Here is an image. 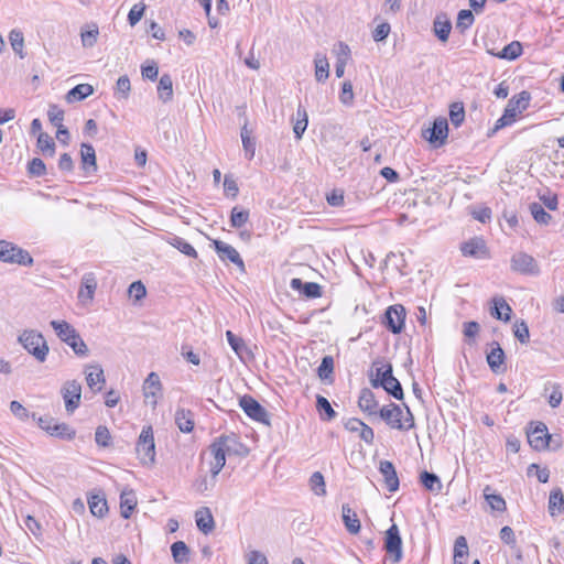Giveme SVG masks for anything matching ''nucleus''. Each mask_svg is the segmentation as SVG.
Segmentation results:
<instances>
[{"mask_svg":"<svg viewBox=\"0 0 564 564\" xmlns=\"http://www.w3.org/2000/svg\"><path fill=\"white\" fill-rule=\"evenodd\" d=\"M50 325L54 329L56 336L66 345H68L74 354L78 357H87L89 349L80 337L79 333L66 321H51Z\"/></svg>","mask_w":564,"mask_h":564,"instance_id":"obj_1","label":"nucleus"},{"mask_svg":"<svg viewBox=\"0 0 564 564\" xmlns=\"http://www.w3.org/2000/svg\"><path fill=\"white\" fill-rule=\"evenodd\" d=\"M380 417L391 427L400 431H409L414 427V416L410 409L405 406V415L403 409L390 403L379 410Z\"/></svg>","mask_w":564,"mask_h":564,"instance_id":"obj_2","label":"nucleus"},{"mask_svg":"<svg viewBox=\"0 0 564 564\" xmlns=\"http://www.w3.org/2000/svg\"><path fill=\"white\" fill-rule=\"evenodd\" d=\"M18 341L39 362H44L47 359L50 347L42 333L35 329H24L18 336Z\"/></svg>","mask_w":564,"mask_h":564,"instance_id":"obj_3","label":"nucleus"},{"mask_svg":"<svg viewBox=\"0 0 564 564\" xmlns=\"http://www.w3.org/2000/svg\"><path fill=\"white\" fill-rule=\"evenodd\" d=\"M530 99L531 96L525 90L509 99L503 115L497 120L495 124V130H499L513 123L518 115L529 107Z\"/></svg>","mask_w":564,"mask_h":564,"instance_id":"obj_4","label":"nucleus"},{"mask_svg":"<svg viewBox=\"0 0 564 564\" xmlns=\"http://www.w3.org/2000/svg\"><path fill=\"white\" fill-rule=\"evenodd\" d=\"M137 453L143 465H152L155 462V444L152 427H143L137 443Z\"/></svg>","mask_w":564,"mask_h":564,"instance_id":"obj_5","label":"nucleus"},{"mask_svg":"<svg viewBox=\"0 0 564 564\" xmlns=\"http://www.w3.org/2000/svg\"><path fill=\"white\" fill-rule=\"evenodd\" d=\"M510 268L512 271L524 275L535 276L540 274V267L536 260L523 251L516 252L511 257Z\"/></svg>","mask_w":564,"mask_h":564,"instance_id":"obj_6","label":"nucleus"},{"mask_svg":"<svg viewBox=\"0 0 564 564\" xmlns=\"http://www.w3.org/2000/svg\"><path fill=\"white\" fill-rule=\"evenodd\" d=\"M239 405L243 412L253 421L270 425L268 411L251 395H243L239 399Z\"/></svg>","mask_w":564,"mask_h":564,"instance_id":"obj_7","label":"nucleus"},{"mask_svg":"<svg viewBox=\"0 0 564 564\" xmlns=\"http://www.w3.org/2000/svg\"><path fill=\"white\" fill-rule=\"evenodd\" d=\"M39 426L52 436L63 440H73L76 435L74 429L66 423H58L51 416L39 417Z\"/></svg>","mask_w":564,"mask_h":564,"instance_id":"obj_8","label":"nucleus"},{"mask_svg":"<svg viewBox=\"0 0 564 564\" xmlns=\"http://www.w3.org/2000/svg\"><path fill=\"white\" fill-rule=\"evenodd\" d=\"M61 393L65 402L66 411L73 413L80 403L82 384L76 380H68L63 384Z\"/></svg>","mask_w":564,"mask_h":564,"instance_id":"obj_9","label":"nucleus"},{"mask_svg":"<svg viewBox=\"0 0 564 564\" xmlns=\"http://www.w3.org/2000/svg\"><path fill=\"white\" fill-rule=\"evenodd\" d=\"M447 134L448 124L445 118L435 119L433 126L422 132L423 138L435 145L444 144L447 139Z\"/></svg>","mask_w":564,"mask_h":564,"instance_id":"obj_10","label":"nucleus"},{"mask_svg":"<svg viewBox=\"0 0 564 564\" xmlns=\"http://www.w3.org/2000/svg\"><path fill=\"white\" fill-rule=\"evenodd\" d=\"M384 550L393 557L394 562H399L401 560L402 540L399 529L394 523L386 531Z\"/></svg>","mask_w":564,"mask_h":564,"instance_id":"obj_11","label":"nucleus"},{"mask_svg":"<svg viewBox=\"0 0 564 564\" xmlns=\"http://www.w3.org/2000/svg\"><path fill=\"white\" fill-rule=\"evenodd\" d=\"M528 442L535 451H543L550 447L551 435L544 423L539 422L532 430L528 432Z\"/></svg>","mask_w":564,"mask_h":564,"instance_id":"obj_12","label":"nucleus"},{"mask_svg":"<svg viewBox=\"0 0 564 564\" xmlns=\"http://www.w3.org/2000/svg\"><path fill=\"white\" fill-rule=\"evenodd\" d=\"M405 310L402 305L389 306L386 312V326L393 334H399L404 327Z\"/></svg>","mask_w":564,"mask_h":564,"instance_id":"obj_13","label":"nucleus"},{"mask_svg":"<svg viewBox=\"0 0 564 564\" xmlns=\"http://www.w3.org/2000/svg\"><path fill=\"white\" fill-rule=\"evenodd\" d=\"M143 397L153 408L158 404V398L162 392V383L156 372H150L143 382Z\"/></svg>","mask_w":564,"mask_h":564,"instance_id":"obj_14","label":"nucleus"},{"mask_svg":"<svg viewBox=\"0 0 564 564\" xmlns=\"http://www.w3.org/2000/svg\"><path fill=\"white\" fill-rule=\"evenodd\" d=\"M215 251L217 252L219 259L224 262L229 261L237 267H239L242 271L245 270V263L241 259L239 252L230 245L221 241L214 240L213 241Z\"/></svg>","mask_w":564,"mask_h":564,"instance_id":"obj_15","label":"nucleus"},{"mask_svg":"<svg viewBox=\"0 0 564 564\" xmlns=\"http://www.w3.org/2000/svg\"><path fill=\"white\" fill-rule=\"evenodd\" d=\"M4 250L6 259H3V262L17 263L24 267H31L33 264V258L30 256V253L26 250L15 246L14 243L9 242V247Z\"/></svg>","mask_w":564,"mask_h":564,"instance_id":"obj_16","label":"nucleus"},{"mask_svg":"<svg viewBox=\"0 0 564 564\" xmlns=\"http://www.w3.org/2000/svg\"><path fill=\"white\" fill-rule=\"evenodd\" d=\"M228 456L235 455L245 457L249 454L248 448L235 435H221L217 437Z\"/></svg>","mask_w":564,"mask_h":564,"instance_id":"obj_17","label":"nucleus"},{"mask_svg":"<svg viewBox=\"0 0 564 564\" xmlns=\"http://www.w3.org/2000/svg\"><path fill=\"white\" fill-rule=\"evenodd\" d=\"M87 386L95 392H99L106 382L104 369L98 364L87 365L84 370Z\"/></svg>","mask_w":564,"mask_h":564,"instance_id":"obj_18","label":"nucleus"},{"mask_svg":"<svg viewBox=\"0 0 564 564\" xmlns=\"http://www.w3.org/2000/svg\"><path fill=\"white\" fill-rule=\"evenodd\" d=\"M209 453L213 456V460L210 462L212 478H216L220 470L224 468L226 464V457L228 455L217 438L210 444Z\"/></svg>","mask_w":564,"mask_h":564,"instance_id":"obj_19","label":"nucleus"},{"mask_svg":"<svg viewBox=\"0 0 564 564\" xmlns=\"http://www.w3.org/2000/svg\"><path fill=\"white\" fill-rule=\"evenodd\" d=\"M505 360H506V355H505L503 349L501 348L499 343L494 341L491 344L490 351L487 354V362H488L490 370L497 375L505 372V370H506Z\"/></svg>","mask_w":564,"mask_h":564,"instance_id":"obj_20","label":"nucleus"},{"mask_svg":"<svg viewBox=\"0 0 564 564\" xmlns=\"http://www.w3.org/2000/svg\"><path fill=\"white\" fill-rule=\"evenodd\" d=\"M379 471L383 477L386 488L390 492L397 491L400 482L394 465L390 460H381Z\"/></svg>","mask_w":564,"mask_h":564,"instance_id":"obj_21","label":"nucleus"},{"mask_svg":"<svg viewBox=\"0 0 564 564\" xmlns=\"http://www.w3.org/2000/svg\"><path fill=\"white\" fill-rule=\"evenodd\" d=\"M97 289L95 274L89 272L83 275L80 289L78 291V300L83 304L90 303Z\"/></svg>","mask_w":564,"mask_h":564,"instance_id":"obj_22","label":"nucleus"},{"mask_svg":"<svg viewBox=\"0 0 564 564\" xmlns=\"http://www.w3.org/2000/svg\"><path fill=\"white\" fill-rule=\"evenodd\" d=\"M460 251L466 257L477 259H484L488 256L486 243L481 238H473L464 242L460 247Z\"/></svg>","mask_w":564,"mask_h":564,"instance_id":"obj_23","label":"nucleus"},{"mask_svg":"<svg viewBox=\"0 0 564 564\" xmlns=\"http://www.w3.org/2000/svg\"><path fill=\"white\" fill-rule=\"evenodd\" d=\"M290 286L308 299H316L322 295L321 285L315 282H303L301 279L294 278L291 280Z\"/></svg>","mask_w":564,"mask_h":564,"instance_id":"obj_24","label":"nucleus"},{"mask_svg":"<svg viewBox=\"0 0 564 564\" xmlns=\"http://www.w3.org/2000/svg\"><path fill=\"white\" fill-rule=\"evenodd\" d=\"M137 507V497L132 489L124 488L120 494V513L124 519H129Z\"/></svg>","mask_w":564,"mask_h":564,"instance_id":"obj_25","label":"nucleus"},{"mask_svg":"<svg viewBox=\"0 0 564 564\" xmlns=\"http://www.w3.org/2000/svg\"><path fill=\"white\" fill-rule=\"evenodd\" d=\"M494 306L490 308V315L499 321L509 322L512 308L501 296L492 299Z\"/></svg>","mask_w":564,"mask_h":564,"instance_id":"obj_26","label":"nucleus"},{"mask_svg":"<svg viewBox=\"0 0 564 564\" xmlns=\"http://www.w3.org/2000/svg\"><path fill=\"white\" fill-rule=\"evenodd\" d=\"M99 37V28L96 23L91 22L85 24L80 29V42L84 48H91L96 45Z\"/></svg>","mask_w":564,"mask_h":564,"instance_id":"obj_27","label":"nucleus"},{"mask_svg":"<svg viewBox=\"0 0 564 564\" xmlns=\"http://www.w3.org/2000/svg\"><path fill=\"white\" fill-rule=\"evenodd\" d=\"M80 160H82V166H83L84 171H86L87 173L96 172V170H97L96 152L91 144L82 143Z\"/></svg>","mask_w":564,"mask_h":564,"instance_id":"obj_28","label":"nucleus"},{"mask_svg":"<svg viewBox=\"0 0 564 564\" xmlns=\"http://www.w3.org/2000/svg\"><path fill=\"white\" fill-rule=\"evenodd\" d=\"M358 405L364 412H367L369 415L379 413L378 402L375 398L373 392L370 389H362L360 391Z\"/></svg>","mask_w":564,"mask_h":564,"instance_id":"obj_29","label":"nucleus"},{"mask_svg":"<svg viewBox=\"0 0 564 564\" xmlns=\"http://www.w3.org/2000/svg\"><path fill=\"white\" fill-rule=\"evenodd\" d=\"M197 528L205 534L210 533L215 528L213 514L208 508H202L195 512Z\"/></svg>","mask_w":564,"mask_h":564,"instance_id":"obj_30","label":"nucleus"},{"mask_svg":"<svg viewBox=\"0 0 564 564\" xmlns=\"http://www.w3.org/2000/svg\"><path fill=\"white\" fill-rule=\"evenodd\" d=\"M522 45L519 41H512L506 45L500 52L496 53L488 50V53L501 59L514 61L522 54Z\"/></svg>","mask_w":564,"mask_h":564,"instance_id":"obj_31","label":"nucleus"},{"mask_svg":"<svg viewBox=\"0 0 564 564\" xmlns=\"http://www.w3.org/2000/svg\"><path fill=\"white\" fill-rule=\"evenodd\" d=\"M341 513L343 522L347 531L351 534H357L360 531V521L357 513L349 507V505H343Z\"/></svg>","mask_w":564,"mask_h":564,"instance_id":"obj_32","label":"nucleus"},{"mask_svg":"<svg viewBox=\"0 0 564 564\" xmlns=\"http://www.w3.org/2000/svg\"><path fill=\"white\" fill-rule=\"evenodd\" d=\"M175 424L183 433H189L194 429V414L191 410L178 409L175 413Z\"/></svg>","mask_w":564,"mask_h":564,"instance_id":"obj_33","label":"nucleus"},{"mask_svg":"<svg viewBox=\"0 0 564 564\" xmlns=\"http://www.w3.org/2000/svg\"><path fill=\"white\" fill-rule=\"evenodd\" d=\"M308 123V115L303 106H299L293 118V132L297 140L304 134Z\"/></svg>","mask_w":564,"mask_h":564,"instance_id":"obj_34","label":"nucleus"},{"mask_svg":"<svg viewBox=\"0 0 564 564\" xmlns=\"http://www.w3.org/2000/svg\"><path fill=\"white\" fill-rule=\"evenodd\" d=\"M547 508L552 517L564 512V495L561 488H555L550 492Z\"/></svg>","mask_w":564,"mask_h":564,"instance_id":"obj_35","label":"nucleus"},{"mask_svg":"<svg viewBox=\"0 0 564 564\" xmlns=\"http://www.w3.org/2000/svg\"><path fill=\"white\" fill-rule=\"evenodd\" d=\"M47 116L51 123L57 128L56 137L61 138V134L68 137V130L63 126L64 111L56 105H52L50 106Z\"/></svg>","mask_w":564,"mask_h":564,"instance_id":"obj_36","label":"nucleus"},{"mask_svg":"<svg viewBox=\"0 0 564 564\" xmlns=\"http://www.w3.org/2000/svg\"><path fill=\"white\" fill-rule=\"evenodd\" d=\"M159 99L167 102L173 98V80L169 74H163L158 85Z\"/></svg>","mask_w":564,"mask_h":564,"instance_id":"obj_37","label":"nucleus"},{"mask_svg":"<svg viewBox=\"0 0 564 564\" xmlns=\"http://www.w3.org/2000/svg\"><path fill=\"white\" fill-rule=\"evenodd\" d=\"M93 93H94V88L91 85L79 84V85L75 86L74 88H72L66 94L65 98H66L67 102L80 101V100L87 98L88 96L93 95Z\"/></svg>","mask_w":564,"mask_h":564,"instance_id":"obj_38","label":"nucleus"},{"mask_svg":"<svg viewBox=\"0 0 564 564\" xmlns=\"http://www.w3.org/2000/svg\"><path fill=\"white\" fill-rule=\"evenodd\" d=\"M433 30L438 40L446 42L452 30V23L446 17L438 15L434 20Z\"/></svg>","mask_w":564,"mask_h":564,"instance_id":"obj_39","label":"nucleus"},{"mask_svg":"<svg viewBox=\"0 0 564 564\" xmlns=\"http://www.w3.org/2000/svg\"><path fill=\"white\" fill-rule=\"evenodd\" d=\"M315 78L317 82H324L329 76V63L326 55L316 53L315 58Z\"/></svg>","mask_w":564,"mask_h":564,"instance_id":"obj_40","label":"nucleus"},{"mask_svg":"<svg viewBox=\"0 0 564 564\" xmlns=\"http://www.w3.org/2000/svg\"><path fill=\"white\" fill-rule=\"evenodd\" d=\"M90 512L96 517H104L108 511L107 500L104 495H91L88 499Z\"/></svg>","mask_w":564,"mask_h":564,"instance_id":"obj_41","label":"nucleus"},{"mask_svg":"<svg viewBox=\"0 0 564 564\" xmlns=\"http://www.w3.org/2000/svg\"><path fill=\"white\" fill-rule=\"evenodd\" d=\"M173 560L176 564H184L189 561V547L183 541H176L171 545Z\"/></svg>","mask_w":564,"mask_h":564,"instance_id":"obj_42","label":"nucleus"},{"mask_svg":"<svg viewBox=\"0 0 564 564\" xmlns=\"http://www.w3.org/2000/svg\"><path fill=\"white\" fill-rule=\"evenodd\" d=\"M9 42H10V45H11L13 52L20 58H24L26 54L24 52V36H23V33L20 30H18V29L11 30L10 33H9Z\"/></svg>","mask_w":564,"mask_h":564,"instance_id":"obj_43","label":"nucleus"},{"mask_svg":"<svg viewBox=\"0 0 564 564\" xmlns=\"http://www.w3.org/2000/svg\"><path fill=\"white\" fill-rule=\"evenodd\" d=\"M381 388H383L389 394H391L397 400L403 399V389L399 380L392 376L384 379V382H381Z\"/></svg>","mask_w":564,"mask_h":564,"instance_id":"obj_44","label":"nucleus"},{"mask_svg":"<svg viewBox=\"0 0 564 564\" xmlns=\"http://www.w3.org/2000/svg\"><path fill=\"white\" fill-rule=\"evenodd\" d=\"M316 408L321 414V419L324 421H332L337 415V413L332 408L329 401L323 395H317Z\"/></svg>","mask_w":564,"mask_h":564,"instance_id":"obj_45","label":"nucleus"},{"mask_svg":"<svg viewBox=\"0 0 564 564\" xmlns=\"http://www.w3.org/2000/svg\"><path fill=\"white\" fill-rule=\"evenodd\" d=\"M420 480L422 485L425 487V489L430 491H441L442 490V482L438 476H436L433 473H429L426 470L422 471L420 475Z\"/></svg>","mask_w":564,"mask_h":564,"instance_id":"obj_46","label":"nucleus"},{"mask_svg":"<svg viewBox=\"0 0 564 564\" xmlns=\"http://www.w3.org/2000/svg\"><path fill=\"white\" fill-rule=\"evenodd\" d=\"M489 491L490 487L486 486L484 489V497L491 510L500 512L505 511L507 508L505 499L500 495L490 494Z\"/></svg>","mask_w":564,"mask_h":564,"instance_id":"obj_47","label":"nucleus"},{"mask_svg":"<svg viewBox=\"0 0 564 564\" xmlns=\"http://www.w3.org/2000/svg\"><path fill=\"white\" fill-rule=\"evenodd\" d=\"M392 366L390 364L381 365L376 368V373L371 377V384L375 388H379L381 382H384L386 378L392 376Z\"/></svg>","mask_w":564,"mask_h":564,"instance_id":"obj_48","label":"nucleus"},{"mask_svg":"<svg viewBox=\"0 0 564 564\" xmlns=\"http://www.w3.org/2000/svg\"><path fill=\"white\" fill-rule=\"evenodd\" d=\"M37 147L44 155L53 156L55 153L54 140L44 132H40L37 137Z\"/></svg>","mask_w":564,"mask_h":564,"instance_id":"obj_49","label":"nucleus"},{"mask_svg":"<svg viewBox=\"0 0 564 564\" xmlns=\"http://www.w3.org/2000/svg\"><path fill=\"white\" fill-rule=\"evenodd\" d=\"M249 220V212L245 209H239V207H234L230 214V225L234 228H241Z\"/></svg>","mask_w":564,"mask_h":564,"instance_id":"obj_50","label":"nucleus"},{"mask_svg":"<svg viewBox=\"0 0 564 564\" xmlns=\"http://www.w3.org/2000/svg\"><path fill=\"white\" fill-rule=\"evenodd\" d=\"M170 243L187 257H191V258L197 257V252H196L195 248L189 242H187L185 239H183L181 237L172 238Z\"/></svg>","mask_w":564,"mask_h":564,"instance_id":"obj_51","label":"nucleus"},{"mask_svg":"<svg viewBox=\"0 0 564 564\" xmlns=\"http://www.w3.org/2000/svg\"><path fill=\"white\" fill-rule=\"evenodd\" d=\"M310 486H311L312 491L316 496H325L326 495V486H325V480H324V476L322 475V473L315 471L312 474V476L310 478Z\"/></svg>","mask_w":564,"mask_h":564,"instance_id":"obj_52","label":"nucleus"},{"mask_svg":"<svg viewBox=\"0 0 564 564\" xmlns=\"http://www.w3.org/2000/svg\"><path fill=\"white\" fill-rule=\"evenodd\" d=\"M530 212L534 220L542 225H547L552 218L539 203H532L530 205Z\"/></svg>","mask_w":564,"mask_h":564,"instance_id":"obj_53","label":"nucleus"},{"mask_svg":"<svg viewBox=\"0 0 564 564\" xmlns=\"http://www.w3.org/2000/svg\"><path fill=\"white\" fill-rule=\"evenodd\" d=\"M449 119L455 127H459L465 119V109L462 102H454L449 107Z\"/></svg>","mask_w":564,"mask_h":564,"instance_id":"obj_54","label":"nucleus"},{"mask_svg":"<svg viewBox=\"0 0 564 564\" xmlns=\"http://www.w3.org/2000/svg\"><path fill=\"white\" fill-rule=\"evenodd\" d=\"M226 337L232 350L241 358L243 351L247 350L245 340L241 337L236 336L231 330L226 332Z\"/></svg>","mask_w":564,"mask_h":564,"instance_id":"obj_55","label":"nucleus"},{"mask_svg":"<svg viewBox=\"0 0 564 564\" xmlns=\"http://www.w3.org/2000/svg\"><path fill=\"white\" fill-rule=\"evenodd\" d=\"M474 20L475 18L470 10H460L458 12L456 28L464 32L473 25Z\"/></svg>","mask_w":564,"mask_h":564,"instance_id":"obj_56","label":"nucleus"},{"mask_svg":"<svg viewBox=\"0 0 564 564\" xmlns=\"http://www.w3.org/2000/svg\"><path fill=\"white\" fill-rule=\"evenodd\" d=\"M334 371V359L332 356H325L317 369L321 379H327Z\"/></svg>","mask_w":564,"mask_h":564,"instance_id":"obj_57","label":"nucleus"},{"mask_svg":"<svg viewBox=\"0 0 564 564\" xmlns=\"http://www.w3.org/2000/svg\"><path fill=\"white\" fill-rule=\"evenodd\" d=\"M145 8L147 7L144 3H137L130 9L128 13V21L131 26H134L137 23H139L144 14Z\"/></svg>","mask_w":564,"mask_h":564,"instance_id":"obj_58","label":"nucleus"},{"mask_svg":"<svg viewBox=\"0 0 564 564\" xmlns=\"http://www.w3.org/2000/svg\"><path fill=\"white\" fill-rule=\"evenodd\" d=\"M334 53L336 55V62L337 63H345L347 64L350 59V48L349 46L344 42H338L334 47Z\"/></svg>","mask_w":564,"mask_h":564,"instance_id":"obj_59","label":"nucleus"},{"mask_svg":"<svg viewBox=\"0 0 564 564\" xmlns=\"http://www.w3.org/2000/svg\"><path fill=\"white\" fill-rule=\"evenodd\" d=\"M513 334L520 343L525 344L529 341V327L524 321L516 323Z\"/></svg>","mask_w":564,"mask_h":564,"instance_id":"obj_60","label":"nucleus"},{"mask_svg":"<svg viewBox=\"0 0 564 564\" xmlns=\"http://www.w3.org/2000/svg\"><path fill=\"white\" fill-rule=\"evenodd\" d=\"M215 478L212 480H208L206 476H200L193 482V488L198 494H204L205 491H208L214 488L215 486Z\"/></svg>","mask_w":564,"mask_h":564,"instance_id":"obj_61","label":"nucleus"},{"mask_svg":"<svg viewBox=\"0 0 564 564\" xmlns=\"http://www.w3.org/2000/svg\"><path fill=\"white\" fill-rule=\"evenodd\" d=\"M339 100L346 106H350L354 101L352 84L349 80H345L341 85V93Z\"/></svg>","mask_w":564,"mask_h":564,"instance_id":"obj_62","label":"nucleus"},{"mask_svg":"<svg viewBox=\"0 0 564 564\" xmlns=\"http://www.w3.org/2000/svg\"><path fill=\"white\" fill-rule=\"evenodd\" d=\"M128 293L130 297H133L135 301H140L145 297L147 289L141 281H135L130 284Z\"/></svg>","mask_w":564,"mask_h":564,"instance_id":"obj_63","label":"nucleus"},{"mask_svg":"<svg viewBox=\"0 0 564 564\" xmlns=\"http://www.w3.org/2000/svg\"><path fill=\"white\" fill-rule=\"evenodd\" d=\"M247 564H269L267 556L257 550H252L246 554Z\"/></svg>","mask_w":564,"mask_h":564,"instance_id":"obj_64","label":"nucleus"}]
</instances>
